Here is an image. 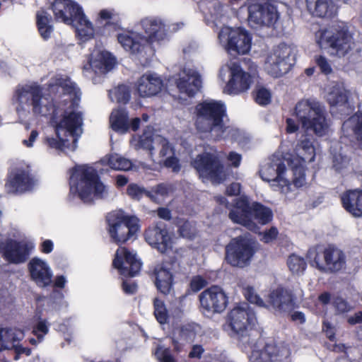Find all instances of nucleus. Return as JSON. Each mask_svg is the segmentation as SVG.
<instances>
[{"mask_svg":"<svg viewBox=\"0 0 362 362\" xmlns=\"http://www.w3.org/2000/svg\"><path fill=\"white\" fill-rule=\"evenodd\" d=\"M153 308L154 315L157 321L160 324L166 323L168 314L164 301L158 298H155L153 300Z\"/></svg>","mask_w":362,"mask_h":362,"instance_id":"a18cd8bd","label":"nucleus"},{"mask_svg":"<svg viewBox=\"0 0 362 362\" xmlns=\"http://www.w3.org/2000/svg\"><path fill=\"white\" fill-rule=\"evenodd\" d=\"M174 223L177 228V233L180 237L188 240H193L197 236L198 230L194 221L177 217Z\"/></svg>","mask_w":362,"mask_h":362,"instance_id":"473e14b6","label":"nucleus"},{"mask_svg":"<svg viewBox=\"0 0 362 362\" xmlns=\"http://www.w3.org/2000/svg\"><path fill=\"white\" fill-rule=\"evenodd\" d=\"M145 189L142 187H140L138 185L132 183L127 186V194L132 199L139 200L144 193Z\"/></svg>","mask_w":362,"mask_h":362,"instance_id":"5fc2aeb1","label":"nucleus"},{"mask_svg":"<svg viewBox=\"0 0 362 362\" xmlns=\"http://www.w3.org/2000/svg\"><path fill=\"white\" fill-rule=\"evenodd\" d=\"M322 330L325 333L326 337L331 341H336V334L335 329L329 322H323L322 323Z\"/></svg>","mask_w":362,"mask_h":362,"instance_id":"680f3d73","label":"nucleus"},{"mask_svg":"<svg viewBox=\"0 0 362 362\" xmlns=\"http://www.w3.org/2000/svg\"><path fill=\"white\" fill-rule=\"evenodd\" d=\"M51 100H57L62 95H72L76 92V84L69 77L57 78L54 83H49L47 89Z\"/></svg>","mask_w":362,"mask_h":362,"instance_id":"c756f323","label":"nucleus"},{"mask_svg":"<svg viewBox=\"0 0 362 362\" xmlns=\"http://www.w3.org/2000/svg\"><path fill=\"white\" fill-rule=\"evenodd\" d=\"M308 11L313 16L332 18L337 13V6L333 0H305Z\"/></svg>","mask_w":362,"mask_h":362,"instance_id":"cd10ccee","label":"nucleus"},{"mask_svg":"<svg viewBox=\"0 0 362 362\" xmlns=\"http://www.w3.org/2000/svg\"><path fill=\"white\" fill-rule=\"evenodd\" d=\"M164 165L167 168L172 169V171L176 173L180 172L181 169L179 159L174 156L168 157L164 161Z\"/></svg>","mask_w":362,"mask_h":362,"instance_id":"13d9d810","label":"nucleus"},{"mask_svg":"<svg viewBox=\"0 0 362 362\" xmlns=\"http://www.w3.org/2000/svg\"><path fill=\"white\" fill-rule=\"evenodd\" d=\"M248 21L257 26L274 25L279 14L276 7L267 0H247Z\"/></svg>","mask_w":362,"mask_h":362,"instance_id":"9b49d317","label":"nucleus"},{"mask_svg":"<svg viewBox=\"0 0 362 362\" xmlns=\"http://www.w3.org/2000/svg\"><path fill=\"white\" fill-rule=\"evenodd\" d=\"M244 307L236 306L228 315V322L233 336L239 340L248 336V330L255 325V315L248 304Z\"/></svg>","mask_w":362,"mask_h":362,"instance_id":"f8f14e48","label":"nucleus"},{"mask_svg":"<svg viewBox=\"0 0 362 362\" xmlns=\"http://www.w3.org/2000/svg\"><path fill=\"white\" fill-rule=\"evenodd\" d=\"M243 294L246 300L250 303L255 304L261 308H267V301H264L259 295H257L253 287L247 286L244 289Z\"/></svg>","mask_w":362,"mask_h":362,"instance_id":"8fccbe9b","label":"nucleus"},{"mask_svg":"<svg viewBox=\"0 0 362 362\" xmlns=\"http://www.w3.org/2000/svg\"><path fill=\"white\" fill-rule=\"evenodd\" d=\"M14 96L21 110H24L25 105L31 106L35 115L49 117L57 136H59V133L64 131L65 136L68 134L74 139L76 138L77 129L83 124L82 113L71 111L66 114L65 107L67 103L65 100L52 99L42 106L41 103L43 97L42 88L39 85L18 88L15 91Z\"/></svg>","mask_w":362,"mask_h":362,"instance_id":"f257e3e1","label":"nucleus"},{"mask_svg":"<svg viewBox=\"0 0 362 362\" xmlns=\"http://www.w3.org/2000/svg\"><path fill=\"white\" fill-rule=\"evenodd\" d=\"M348 99L345 90L334 87L328 93L327 100L331 107H341L348 104Z\"/></svg>","mask_w":362,"mask_h":362,"instance_id":"58836bf2","label":"nucleus"},{"mask_svg":"<svg viewBox=\"0 0 362 362\" xmlns=\"http://www.w3.org/2000/svg\"><path fill=\"white\" fill-rule=\"evenodd\" d=\"M252 82L250 73L243 71L240 64L234 63L230 67V78L226 88L230 94H239L247 91Z\"/></svg>","mask_w":362,"mask_h":362,"instance_id":"5701e85b","label":"nucleus"},{"mask_svg":"<svg viewBox=\"0 0 362 362\" xmlns=\"http://www.w3.org/2000/svg\"><path fill=\"white\" fill-rule=\"evenodd\" d=\"M223 33L228 36L226 48L228 52L245 54L250 51L252 37L247 30L241 28H226L225 30H222L221 33Z\"/></svg>","mask_w":362,"mask_h":362,"instance_id":"6ab92c4d","label":"nucleus"},{"mask_svg":"<svg viewBox=\"0 0 362 362\" xmlns=\"http://www.w3.org/2000/svg\"><path fill=\"white\" fill-rule=\"evenodd\" d=\"M351 129L356 139L362 143V112H358L350 118Z\"/></svg>","mask_w":362,"mask_h":362,"instance_id":"09e8293b","label":"nucleus"},{"mask_svg":"<svg viewBox=\"0 0 362 362\" xmlns=\"http://www.w3.org/2000/svg\"><path fill=\"white\" fill-rule=\"evenodd\" d=\"M141 265L136 255L124 247H120L117 250L112 260L113 268L117 269L119 274L124 277L136 276L141 270Z\"/></svg>","mask_w":362,"mask_h":362,"instance_id":"f3484780","label":"nucleus"},{"mask_svg":"<svg viewBox=\"0 0 362 362\" xmlns=\"http://www.w3.org/2000/svg\"><path fill=\"white\" fill-rule=\"evenodd\" d=\"M51 7L56 21L74 26L81 40L93 37V26L78 4L71 0H54Z\"/></svg>","mask_w":362,"mask_h":362,"instance_id":"20e7f679","label":"nucleus"},{"mask_svg":"<svg viewBox=\"0 0 362 362\" xmlns=\"http://www.w3.org/2000/svg\"><path fill=\"white\" fill-rule=\"evenodd\" d=\"M144 235L146 243L162 254L171 247V238L165 224L163 223L149 226L145 230Z\"/></svg>","mask_w":362,"mask_h":362,"instance_id":"aec40b11","label":"nucleus"},{"mask_svg":"<svg viewBox=\"0 0 362 362\" xmlns=\"http://www.w3.org/2000/svg\"><path fill=\"white\" fill-rule=\"evenodd\" d=\"M30 279L41 288L49 286L52 283V272L49 265L38 257L32 258L28 264Z\"/></svg>","mask_w":362,"mask_h":362,"instance_id":"4be33fe9","label":"nucleus"},{"mask_svg":"<svg viewBox=\"0 0 362 362\" xmlns=\"http://www.w3.org/2000/svg\"><path fill=\"white\" fill-rule=\"evenodd\" d=\"M162 79L152 74L142 75L137 81L136 90L141 97H151L160 92Z\"/></svg>","mask_w":362,"mask_h":362,"instance_id":"bb28decb","label":"nucleus"},{"mask_svg":"<svg viewBox=\"0 0 362 362\" xmlns=\"http://www.w3.org/2000/svg\"><path fill=\"white\" fill-rule=\"evenodd\" d=\"M56 138L46 137L45 144L52 149L63 151L64 148L75 151L77 147V138H74L72 144L69 143V140L62 137V133H59V136L56 135Z\"/></svg>","mask_w":362,"mask_h":362,"instance_id":"4c0bfd02","label":"nucleus"},{"mask_svg":"<svg viewBox=\"0 0 362 362\" xmlns=\"http://www.w3.org/2000/svg\"><path fill=\"white\" fill-rule=\"evenodd\" d=\"M170 189H171V187L170 185L165 184V183H160V184L157 185L155 187L153 192L156 194L160 195L162 197H165L169 194Z\"/></svg>","mask_w":362,"mask_h":362,"instance_id":"69168bd1","label":"nucleus"},{"mask_svg":"<svg viewBox=\"0 0 362 362\" xmlns=\"http://www.w3.org/2000/svg\"><path fill=\"white\" fill-rule=\"evenodd\" d=\"M115 97L119 104L126 105L131 98V93L129 88L125 85H119L115 90Z\"/></svg>","mask_w":362,"mask_h":362,"instance_id":"3c124183","label":"nucleus"},{"mask_svg":"<svg viewBox=\"0 0 362 362\" xmlns=\"http://www.w3.org/2000/svg\"><path fill=\"white\" fill-rule=\"evenodd\" d=\"M325 247L317 245L309 248L306 255L310 266L315 267L321 272H324L325 270Z\"/></svg>","mask_w":362,"mask_h":362,"instance_id":"f704fd0d","label":"nucleus"},{"mask_svg":"<svg viewBox=\"0 0 362 362\" xmlns=\"http://www.w3.org/2000/svg\"><path fill=\"white\" fill-rule=\"evenodd\" d=\"M267 303V308H272L279 313H291L299 307L294 292L283 286H279L269 292Z\"/></svg>","mask_w":362,"mask_h":362,"instance_id":"dca6fc26","label":"nucleus"},{"mask_svg":"<svg viewBox=\"0 0 362 362\" xmlns=\"http://www.w3.org/2000/svg\"><path fill=\"white\" fill-rule=\"evenodd\" d=\"M141 26L148 35L134 31H126L117 35V40L124 49L135 55L139 60L147 62L154 54L153 42L165 38L167 33L165 24L156 18H145L141 22Z\"/></svg>","mask_w":362,"mask_h":362,"instance_id":"f03ea898","label":"nucleus"},{"mask_svg":"<svg viewBox=\"0 0 362 362\" xmlns=\"http://www.w3.org/2000/svg\"><path fill=\"white\" fill-rule=\"evenodd\" d=\"M175 262L173 260L162 261L156 264L148 272L158 292L167 296L174 291Z\"/></svg>","mask_w":362,"mask_h":362,"instance_id":"ddd939ff","label":"nucleus"},{"mask_svg":"<svg viewBox=\"0 0 362 362\" xmlns=\"http://www.w3.org/2000/svg\"><path fill=\"white\" fill-rule=\"evenodd\" d=\"M352 35L344 25H333L322 32L320 43L339 57H344L351 49Z\"/></svg>","mask_w":362,"mask_h":362,"instance_id":"9d476101","label":"nucleus"},{"mask_svg":"<svg viewBox=\"0 0 362 362\" xmlns=\"http://www.w3.org/2000/svg\"><path fill=\"white\" fill-rule=\"evenodd\" d=\"M107 165L110 168L115 170H129L132 167V163L130 160L115 153L109 156L107 158Z\"/></svg>","mask_w":362,"mask_h":362,"instance_id":"ea45409f","label":"nucleus"},{"mask_svg":"<svg viewBox=\"0 0 362 362\" xmlns=\"http://www.w3.org/2000/svg\"><path fill=\"white\" fill-rule=\"evenodd\" d=\"M176 84L180 92L189 96H194L202 87L201 76L197 72L193 71L192 74H187V77L178 78Z\"/></svg>","mask_w":362,"mask_h":362,"instance_id":"7c9ffc66","label":"nucleus"},{"mask_svg":"<svg viewBox=\"0 0 362 362\" xmlns=\"http://www.w3.org/2000/svg\"><path fill=\"white\" fill-rule=\"evenodd\" d=\"M297 149L301 151L300 153L303 156L304 160L312 162L315 160V148L310 139H301L297 146Z\"/></svg>","mask_w":362,"mask_h":362,"instance_id":"a19ab883","label":"nucleus"},{"mask_svg":"<svg viewBox=\"0 0 362 362\" xmlns=\"http://www.w3.org/2000/svg\"><path fill=\"white\" fill-rule=\"evenodd\" d=\"M331 303L336 315L347 314L353 309L352 305L347 300L341 296H334Z\"/></svg>","mask_w":362,"mask_h":362,"instance_id":"c03bdc74","label":"nucleus"},{"mask_svg":"<svg viewBox=\"0 0 362 362\" xmlns=\"http://www.w3.org/2000/svg\"><path fill=\"white\" fill-rule=\"evenodd\" d=\"M194 125L201 133L217 132L223 134L226 130L224 118L227 117L226 105L221 100H204L194 108Z\"/></svg>","mask_w":362,"mask_h":362,"instance_id":"39448f33","label":"nucleus"},{"mask_svg":"<svg viewBox=\"0 0 362 362\" xmlns=\"http://www.w3.org/2000/svg\"><path fill=\"white\" fill-rule=\"evenodd\" d=\"M37 31L44 40H48L54 31L52 16L45 9L37 11L35 15Z\"/></svg>","mask_w":362,"mask_h":362,"instance_id":"2f4dec72","label":"nucleus"},{"mask_svg":"<svg viewBox=\"0 0 362 362\" xmlns=\"http://www.w3.org/2000/svg\"><path fill=\"white\" fill-rule=\"evenodd\" d=\"M206 285L207 281L200 275L193 276L189 283V287L193 292H198Z\"/></svg>","mask_w":362,"mask_h":362,"instance_id":"6e6d98bb","label":"nucleus"},{"mask_svg":"<svg viewBox=\"0 0 362 362\" xmlns=\"http://www.w3.org/2000/svg\"><path fill=\"white\" fill-rule=\"evenodd\" d=\"M291 49L285 44L279 45L269 57L268 72L274 78H279L286 74L290 68L289 57Z\"/></svg>","mask_w":362,"mask_h":362,"instance_id":"412c9836","label":"nucleus"},{"mask_svg":"<svg viewBox=\"0 0 362 362\" xmlns=\"http://www.w3.org/2000/svg\"><path fill=\"white\" fill-rule=\"evenodd\" d=\"M262 236L260 240L264 243H269L275 240L279 235V231L275 226H272L269 229L266 230L262 233Z\"/></svg>","mask_w":362,"mask_h":362,"instance_id":"4d7b16f0","label":"nucleus"},{"mask_svg":"<svg viewBox=\"0 0 362 362\" xmlns=\"http://www.w3.org/2000/svg\"><path fill=\"white\" fill-rule=\"evenodd\" d=\"M115 58L107 52H101L95 58H90L83 66L86 71L92 70L95 74H104L113 69Z\"/></svg>","mask_w":362,"mask_h":362,"instance_id":"c85d7f7f","label":"nucleus"},{"mask_svg":"<svg viewBox=\"0 0 362 362\" xmlns=\"http://www.w3.org/2000/svg\"><path fill=\"white\" fill-rule=\"evenodd\" d=\"M157 215L158 216L163 219L165 221H170L172 218V212L171 211L167 208V207H159L157 209Z\"/></svg>","mask_w":362,"mask_h":362,"instance_id":"338daca9","label":"nucleus"},{"mask_svg":"<svg viewBox=\"0 0 362 362\" xmlns=\"http://www.w3.org/2000/svg\"><path fill=\"white\" fill-rule=\"evenodd\" d=\"M257 245L255 239L246 235L231 238L225 246V262L232 267H248L257 252Z\"/></svg>","mask_w":362,"mask_h":362,"instance_id":"1a4fd4ad","label":"nucleus"},{"mask_svg":"<svg viewBox=\"0 0 362 362\" xmlns=\"http://www.w3.org/2000/svg\"><path fill=\"white\" fill-rule=\"evenodd\" d=\"M315 62L323 74L329 75L332 72V68L325 57L322 55H315Z\"/></svg>","mask_w":362,"mask_h":362,"instance_id":"603ef678","label":"nucleus"},{"mask_svg":"<svg viewBox=\"0 0 362 362\" xmlns=\"http://www.w3.org/2000/svg\"><path fill=\"white\" fill-rule=\"evenodd\" d=\"M204 352V349L202 345L195 344L192 347L191 351L189 353V358H198L200 359L202 356V354Z\"/></svg>","mask_w":362,"mask_h":362,"instance_id":"e2e57ef3","label":"nucleus"},{"mask_svg":"<svg viewBox=\"0 0 362 362\" xmlns=\"http://www.w3.org/2000/svg\"><path fill=\"white\" fill-rule=\"evenodd\" d=\"M156 354L160 362H177L169 349L158 350Z\"/></svg>","mask_w":362,"mask_h":362,"instance_id":"bf43d9fd","label":"nucleus"},{"mask_svg":"<svg viewBox=\"0 0 362 362\" xmlns=\"http://www.w3.org/2000/svg\"><path fill=\"white\" fill-rule=\"evenodd\" d=\"M214 200L220 206L230 211L228 218L232 222L251 231L256 232L259 229L255 221L264 226L273 220V211L269 207L258 202L250 204L246 197L236 198L232 204L221 195L214 197Z\"/></svg>","mask_w":362,"mask_h":362,"instance_id":"7ed1b4c3","label":"nucleus"},{"mask_svg":"<svg viewBox=\"0 0 362 362\" xmlns=\"http://www.w3.org/2000/svg\"><path fill=\"white\" fill-rule=\"evenodd\" d=\"M105 221L111 242L119 246L136 239L140 230L139 218L135 215L127 214L121 209L108 213Z\"/></svg>","mask_w":362,"mask_h":362,"instance_id":"0eeeda50","label":"nucleus"},{"mask_svg":"<svg viewBox=\"0 0 362 362\" xmlns=\"http://www.w3.org/2000/svg\"><path fill=\"white\" fill-rule=\"evenodd\" d=\"M287 264L291 272L296 274L303 272L307 267L305 259L296 255L289 256L287 260Z\"/></svg>","mask_w":362,"mask_h":362,"instance_id":"49530a36","label":"nucleus"},{"mask_svg":"<svg viewBox=\"0 0 362 362\" xmlns=\"http://www.w3.org/2000/svg\"><path fill=\"white\" fill-rule=\"evenodd\" d=\"M49 332V327L45 320H40L34 326L33 333L38 339H41Z\"/></svg>","mask_w":362,"mask_h":362,"instance_id":"864d4df0","label":"nucleus"},{"mask_svg":"<svg viewBox=\"0 0 362 362\" xmlns=\"http://www.w3.org/2000/svg\"><path fill=\"white\" fill-rule=\"evenodd\" d=\"M295 114L305 131H311L319 136L326 134L328 126L325 112L319 102L302 100L296 105Z\"/></svg>","mask_w":362,"mask_h":362,"instance_id":"6e6552de","label":"nucleus"},{"mask_svg":"<svg viewBox=\"0 0 362 362\" xmlns=\"http://www.w3.org/2000/svg\"><path fill=\"white\" fill-rule=\"evenodd\" d=\"M33 246L24 241L8 239L0 245V252L5 260L15 264L25 262L31 253Z\"/></svg>","mask_w":362,"mask_h":362,"instance_id":"a211bd4d","label":"nucleus"},{"mask_svg":"<svg viewBox=\"0 0 362 362\" xmlns=\"http://www.w3.org/2000/svg\"><path fill=\"white\" fill-rule=\"evenodd\" d=\"M241 191V185L238 182H232L226 189V194L228 196H238Z\"/></svg>","mask_w":362,"mask_h":362,"instance_id":"0e129e2a","label":"nucleus"},{"mask_svg":"<svg viewBox=\"0 0 362 362\" xmlns=\"http://www.w3.org/2000/svg\"><path fill=\"white\" fill-rule=\"evenodd\" d=\"M5 186L10 193H23L33 187V180L28 170L18 169L10 176Z\"/></svg>","mask_w":362,"mask_h":362,"instance_id":"a878e982","label":"nucleus"},{"mask_svg":"<svg viewBox=\"0 0 362 362\" xmlns=\"http://www.w3.org/2000/svg\"><path fill=\"white\" fill-rule=\"evenodd\" d=\"M200 310L204 314L213 315L223 312L228 303V297L223 288L213 285L199 295Z\"/></svg>","mask_w":362,"mask_h":362,"instance_id":"4468645a","label":"nucleus"},{"mask_svg":"<svg viewBox=\"0 0 362 362\" xmlns=\"http://www.w3.org/2000/svg\"><path fill=\"white\" fill-rule=\"evenodd\" d=\"M252 95L255 103L261 106H266L272 101L271 91L262 86H257Z\"/></svg>","mask_w":362,"mask_h":362,"instance_id":"79ce46f5","label":"nucleus"},{"mask_svg":"<svg viewBox=\"0 0 362 362\" xmlns=\"http://www.w3.org/2000/svg\"><path fill=\"white\" fill-rule=\"evenodd\" d=\"M122 289L127 295H133L137 292L138 286L136 282L124 280L122 284Z\"/></svg>","mask_w":362,"mask_h":362,"instance_id":"052dcab7","label":"nucleus"},{"mask_svg":"<svg viewBox=\"0 0 362 362\" xmlns=\"http://www.w3.org/2000/svg\"><path fill=\"white\" fill-rule=\"evenodd\" d=\"M325 273L335 274L340 272L346 266L345 253L334 245H329L325 252Z\"/></svg>","mask_w":362,"mask_h":362,"instance_id":"b1692460","label":"nucleus"},{"mask_svg":"<svg viewBox=\"0 0 362 362\" xmlns=\"http://www.w3.org/2000/svg\"><path fill=\"white\" fill-rule=\"evenodd\" d=\"M347 322L350 325L362 323V311H358L347 318Z\"/></svg>","mask_w":362,"mask_h":362,"instance_id":"774afa93","label":"nucleus"},{"mask_svg":"<svg viewBox=\"0 0 362 362\" xmlns=\"http://www.w3.org/2000/svg\"><path fill=\"white\" fill-rule=\"evenodd\" d=\"M283 351L276 344H266L259 356V362H283Z\"/></svg>","mask_w":362,"mask_h":362,"instance_id":"c9c22d12","label":"nucleus"},{"mask_svg":"<svg viewBox=\"0 0 362 362\" xmlns=\"http://www.w3.org/2000/svg\"><path fill=\"white\" fill-rule=\"evenodd\" d=\"M286 165L283 163H280L277 165L276 169V177L274 178H268L264 177L263 175L262 178L267 182H272L273 187H279L281 186V189L284 187H288L289 185V182L288 180L283 177L284 174L286 173Z\"/></svg>","mask_w":362,"mask_h":362,"instance_id":"37998d69","label":"nucleus"},{"mask_svg":"<svg viewBox=\"0 0 362 362\" xmlns=\"http://www.w3.org/2000/svg\"><path fill=\"white\" fill-rule=\"evenodd\" d=\"M23 332L12 328H4L3 337L0 344V351L11 350L19 344L23 337Z\"/></svg>","mask_w":362,"mask_h":362,"instance_id":"e433bc0d","label":"nucleus"},{"mask_svg":"<svg viewBox=\"0 0 362 362\" xmlns=\"http://www.w3.org/2000/svg\"><path fill=\"white\" fill-rule=\"evenodd\" d=\"M193 166L202 176L220 183L223 180L224 166L218 156L209 152H204L197 156Z\"/></svg>","mask_w":362,"mask_h":362,"instance_id":"2eb2a0df","label":"nucleus"},{"mask_svg":"<svg viewBox=\"0 0 362 362\" xmlns=\"http://www.w3.org/2000/svg\"><path fill=\"white\" fill-rule=\"evenodd\" d=\"M153 134L144 132L140 136L136 144V148H142L149 151L151 156L153 153Z\"/></svg>","mask_w":362,"mask_h":362,"instance_id":"de8ad7c7","label":"nucleus"},{"mask_svg":"<svg viewBox=\"0 0 362 362\" xmlns=\"http://www.w3.org/2000/svg\"><path fill=\"white\" fill-rule=\"evenodd\" d=\"M69 185L70 193L78 194L84 202H90L92 194L95 198H103L105 191L97 170L87 165L73 168Z\"/></svg>","mask_w":362,"mask_h":362,"instance_id":"423d86ee","label":"nucleus"},{"mask_svg":"<svg viewBox=\"0 0 362 362\" xmlns=\"http://www.w3.org/2000/svg\"><path fill=\"white\" fill-rule=\"evenodd\" d=\"M342 207L353 217H362V189H347L340 195Z\"/></svg>","mask_w":362,"mask_h":362,"instance_id":"393cba45","label":"nucleus"},{"mask_svg":"<svg viewBox=\"0 0 362 362\" xmlns=\"http://www.w3.org/2000/svg\"><path fill=\"white\" fill-rule=\"evenodd\" d=\"M110 122L115 132L126 133L129 129L128 112L124 109L114 110L110 117Z\"/></svg>","mask_w":362,"mask_h":362,"instance_id":"72a5a7b5","label":"nucleus"}]
</instances>
